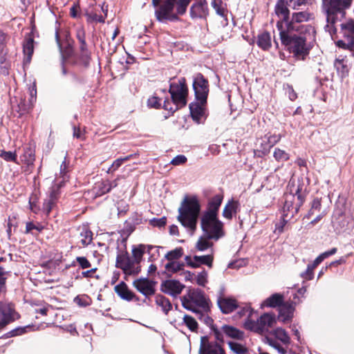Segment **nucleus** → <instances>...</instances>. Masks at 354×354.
Wrapping results in <instances>:
<instances>
[{"mask_svg":"<svg viewBox=\"0 0 354 354\" xmlns=\"http://www.w3.org/2000/svg\"><path fill=\"white\" fill-rule=\"evenodd\" d=\"M281 44L293 57L304 60L309 54L315 39V33L297 30V27H283L282 22H277Z\"/></svg>","mask_w":354,"mask_h":354,"instance_id":"obj_1","label":"nucleus"},{"mask_svg":"<svg viewBox=\"0 0 354 354\" xmlns=\"http://www.w3.org/2000/svg\"><path fill=\"white\" fill-rule=\"evenodd\" d=\"M353 0H328L324 5L326 15V25L324 29L334 39V35L337 32V24L341 22L344 18L345 10L350 8Z\"/></svg>","mask_w":354,"mask_h":354,"instance_id":"obj_2","label":"nucleus"},{"mask_svg":"<svg viewBox=\"0 0 354 354\" xmlns=\"http://www.w3.org/2000/svg\"><path fill=\"white\" fill-rule=\"evenodd\" d=\"M200 210L198 200L195 196L185 197L178 209V219L191 235L196 229Z\"/></svg>","mask_w":354,"mask_h":354,"instance_id":"obj_3","label":"nucleus"},{"mask_svg":"<svg viewBox=\"0 0 354 354\" xmlns=\"http://www.w3.org/2000/svg\"><path fill=\"white\" fill-rule=\"evenodd\" d=\"M254 310L250 306L244 307L239 313L241 316H247V319L243 324L245 329L263 335L269 331L270 328L274 327L277 320L275 315L272 313H264L257 321L252 319Z\"/></svg>","mask_w":354,"mask_h":354,"instance_id":"obj_4","label":"nucleus"},{"mask_svg":"<svg viewBox=\"0 0 354 354\" xmlns=\"http://www.w3.org/2000/svg\"><path fill=\"white\" fill-rule=\"evenodd\" d=\"M181 301L185 308L195 313L199 319H204L207 323L212 322L207 315L198 310V308H201L206 311L209 308V301L201 290L198 288L189 290L187 293L181 298Z\"/></svg>","mask_w":354,"mask_h":354,"instance_id":"obj_5","label":"nucleus"},{"mask_svg":"<svg viewBox=\"0 0 354 354\" xmlns=\"http://www.w3.org/2000/svg\"><path fill=\"white\" fill-rule=\"evenodd\" d=\"M169 92L171 95V102L169 99H165L163 102V108L174 113L176 110L185 106L187 104L188 90L185 84V79L182 77L173 80L169 84Z\"/></svg>","mask_w":354,"mask_h":354,"instance_id":"obj_6","label":"nucleus"},{"mask_svg":"<svg viewBox=\"0 0 354 354\" xmlns=\"http://www.w3.org/2000/svg\"><path fill=\"white\" fill-rule=\"evenodd\" d=\"M201 225L203 234L212 240L217 241L225 235L223 223L214 214H204L201 218Z\"/></svg>","mask_w":354,"mask_h":354,"instance_id":"obj_7","label":"nucleus"},{"mask_svg":"<svg viewBox=\"0 0 354 354\" xmlns=\"http://www.w3.org/2000/svg\"><path fill=\"white\" fill-rule=\"evenodd\" d=\"M305 196L301 193L298 186L295 190L291 189L290 193L284 195V204L283 207V216L292 218L297 212L304 202Z\"/></svg>","mask_w":354,"mask_h":354,"instance_id":"obj_8","label":"nucleus"},{"mask_svg":"<svg viewBox=\"0 0 354 354\" xmlns=\"http://www.w3.org/2000/svg\"><path fill=\"white\" fill-rule=\"evenodd\" d=\"M340 32L343 39L336 41L337 46L348 49L354 55V21L341 23Z\"/></svg>","mask_w":354,"mask_h":354,"instance_id":"obj_9","label":"nucleus"},{"mask_svg":"<svg viewBox=\"0 0 354 354\" xmlns=\"http://www.w3.org/2000/svg\"><path fill=\"white\" fill-rule=\"evenodd\" d=\"M161 2L162 5L155 12L156 19L159 21L177 19L176 15L173 12L176 0H152L154 6H158Z\"/></svg>","mask_w":354,"mask_h":354,"instance_id":"obj_10","label":"nucleus"},{"mask_svg":"<svg viewBox=\"0 0 354 354\" xmlns=\"http://www.w3.org/2000/svg\"><path fill=\"white\" fill-rule=\"evenodd\" d=\"M115 266L122 270L127 275H136L140 272V266L136 265L126 251L119 252L116 257Z\"/></svg>","mask_w":354,"mask_h":354,"instance_id":"obj_11","label":"nucleus"},{"mask_svg":"<svg viewBox=\"0 0 354 354\" xmlns=\"http://www.w3.org/2000/svg\"><path fill=\"white\" fill-rule=\"evenodd\" d=\"M311 15L306 11L294 12L292 15L291 20L286 23L285 28H290V26L297 27V30L306 31L308 32L315 33L314 28L310 25L301 24L303 22H306L310 19Z\"/></svg>","mask_w":354,"mask_h":354,"instance_id":"obj_12","label":"nucleus"},{"mask_svg":"<svg viewBox=\"0 0 354 354\" xmlns=\"http://www.w3.org/2000/svg\"><path fill=\"white\" fill-rule=\"evenodd\" d=\"M19 318L15 306L6 301H0V329Z\"/></svg>","mask_w":354,"mask_h":354,"instance_id":"obj_13","label":"nucleus"},{"mask_svg":"<svg viewBox=\"0 0 354 354\" xmlns=\"http://www.w3.org/2000/svg\"><path fill=\"white\" fill-rule=\"evenodd\" d=\"M63 186L62 183L54 182V184L49 189L43 205L44 211L47 214L56 207L61 196L60 189Z\"/></svg>","mask_w":354,"mask_h":354,"instance_id":"obj_14","label":"nucleus"},{"mask_svg":"<svg viewBox=\"0 0 354 354\" xmlns=\"http://www.w3.org/2000/svg\"><path fill=\"white\" fill-rule=\"evenodd\" d=\"M193 88L196 100L202 104H205L209 93L208 82L201 73L195 76L193 82Z\"/></svg>","mask_w":354,"mask_h":354,"instance_id":"obj_15","label":"nucleus"},{"mask_svg":"<svg viewBox=\"0 0 354 354\" xmlns=\"http://www.w3.org/2000/svg\"><path fill=\"white\" fill-rule=\"evenodd\" d=\"M198 354H226L216 342H210L207 336L201 337Z\"/></svg>","mask_w":354,"mask_h":354,"instance_id":"obj_16","label":"nucleus"},{"mask_svg":"<svg viewBox=\"0 0 354 354\" xmlns=\"http://www.w3.org/2000/svg\"><path fill=\"white\" fill-rule=\"evenodd\" d=\"M184 288L183 284L174 279L166 280L161 283V290L173 297L180 295Z\"/></svg>","mask_w":354,"mask_h":354,"instance_id":"obj_17","label":"nucleus"},{"mask_svg":"<svg viewBox=\"0 0 354 354\" xmlns=\"http://www.w3.org/2000/svg\"><path fill=\"white\" fill-rule=\"evenodd\" d=\"M133 285L138 291L146 297L155 293L154 283L147 278L136 279Z\"/></svg>","mask_w":354,"mask_h":354,"instance_id":"obj_18","label":"nucleus"},{"mask_svg":"<svg viewBox=\"0 0 354 354\" xmlns=\"http://www.w3.org/2000/svg\"><path fill=\"white\" fill-rule=\"evenodd\" d=\"M185 261L192 268H198L201 265H206L209 268H212L213 262V255H195L192 258L189 256H187L185 257Z\"/></svg>","mask_w":354,"mask_h":354,"instance_id":"obj_19","label":"nucleus"},{"mask_svg":"<svg viewBox=\"0 0 354 354\" xmlns=\"http://www.w3.org/2000/svg\"><path fill=\"white\" fill-rule=\"evenodd\" d=\"M288 0H278L275 6V12L283 21V26H286V21L289 19L290 10Z\"/></svg>","mask_w":354,"mask_h":354,"instance_id":"obj_20","label":"nucleus"},{"mask_svg":"<svg viewBox=\"0 0 354 354\" xmlns=\"http://www.w3.org/2000/svg\"><path fill=\"white\" fill-rule=\"evenodd\" d=\"M295 306L292 303H286L279 307V319L283 323L290 322L293 317Z\"/></svg>","mask_w":354,"mask_h":354,"instance_id":"obj_21","label":"nucleus"},{"mask_svg":"<svg viewBox=\"0 0 354 354\" xmlns=\"http://www.w3.org/2000/svg\"><path fill=\"white\" fill-rule=\"evenodd\" d=\"M156 250L158 252V249L156 247L151 245H142L140 244L138 247L133 248L132 254L133 261H135L136 265L139 266L140 261L142 260L143 254L145 252L150 253L151 250Z\"/></svg>","mask_w":354,"mask_h":354,"instance_id":"obj_22","label":"nucleus"},{"mask_svg":"<svg viewBox=\"0 0 354 354\" xmlns=\"http://www.w3.org/2000/svg\"><path fill=\"white\" fill-rule=\"evenodd\" d=\"M205 104L201 102H192L189 104L190 114L192 119L199 123L205 115Z\"/></svg>","mask_w":354,"mask_h":354,"instance_id":"obj_23","label":"nucleus"},{"mask_svg":"<svg viewBox=\"0 0 354 354\" xmlns=\"http://www.w3.org/2000/svg\"><path fill=\"white\" fill-rule=\"evenodd\" d=\"M217 303L221 311L225 314L230 313L237 308L236 301L231 298H219Z\"/></svg>","mask_w":354,"mask_h":354,"instance_id":"obj_24","label":"nucleus"},{"mask_svg":"<svg viewBox=\"0 0 354 354\" xmlns=\"http://www.w3.org/2000/svg\"><path fill=\"white\" fill-rule=\"evenodd\" d=\"M207 3L200 1L193 4L190 8V15L192 18H201L207 13Z\"/></svg>","mask_w":354,"mask_h":354,"instance_id":"obj_25","label":"nucleus"},{"mask_svg":"<svg viewBox=\"0 0 354 354\" xmlns=\"http://www.w3.org/2000/svg\"><path fill=\"white\" fill-rule=\"evenodd\" d=\"M114 289L118 295L124 300L131 301L134 297V294L128 289L124 282H120Z\"/></svg>","mask_w":354,"mask_h":354,"instance_id":"obj_26","label":"nucleus"},{"mask_svg":"<svg viewBox=\"0 0 354 354\" xmlns=\"http://www.w3.org/2000/svg\"><path fill=\"white\" fill-rule=\"evenodd\" d=\"M23 50L25 55L24 62L30 63L34 52V40L31 37H27L23 44Z\"/></svg>","mask_w":354,"mask_h":354,"instance_id":"obj_27","label":"nucleus"},{"mask_svg":"<svg viewBox=\"0 0 354 354\" xmlns=\"http://www.w3.org/2000/svg\"><path fill=\"white\" fill-rule=\"evenodd\" d=\"M21 160L27 165V171L30 172V167L33 166L35 162V151L30 147L24 149L23 155L20 157Z\"/></svg>","mask_w":354,"mask_h":354,"instance_id":"obj_28","label":"nucleus"},{"mask_svg":"<svg viewBox=\"0 0 354 354\" xmlns=\"http://www.w3.org/2000/svg\"><path fill=\"white\" fill-rule=\"evenodd\" d=\"M222 330L227 337L232 339L241 340L244 337V333L233 326L224 325Z\"/></svg>","mask_w":354,"mask_h":354,"instance_id":"obj_29","label":"nucleus"},{"mask_svg":"<svg viewBox=\"0 0 354 354\" xmlns=\"http://www.w3.org/2000/svg\"><path fill=\"white\" fill-rule=\"evenodd\" d=\"M283 301V296L279 293H275L263 301L261 305L262 306L274 308L279 306H281Z\"/></svg>","mask_w":354,"mask_h":354,"instance_id":"obj_30","label":"nucleus"},{"mask_svg":"<svg viewBox=\"0 0 354 354\" xmlns=\"http://www.w3.org/2000/svg\"><path fill=\"white\" fill-rule=\"evenodd\" d=\"M257 45L263 50H268L271 47V37L268 32L258 35Z\"/></svg>","mask_w":354,"mask_h":354,"instance_id":"obj_31","label":"nucleus"},{"mask_svg":"<svg viewBox=\"0 0 354 354\" xmlns=\"http://www.w3.org/2000/svg\"><path fill=\"white\" fill-rule=\"evenodd\" d=\"M239 203L233 200L229 201L225 206L223 211V216L227 219H231L232 215L236 213L237 208L239 207Z\"/></svg>","mask_w":354,"mask_h":354,"instance_id":"obj_32","label":"nucleus"},{"mask_svg":"<svg viewBox=\"0 0 354 354\" xmlns=\"http://www.w3.org/2000/svg\"><path fill=\"white\" fill-rule=\"evenodd\" d=\"M223 197L216 195L214 196L209 203V209L204 214H214L217 216V213L220 205H221Z\"/></svg>","mask_w":354,"mask_h":354,"instance_id":"obj_33","label":"nucleus"},{"mask_svg":"<svg viewBox=\"0 0 354 354\" xmlns=\"http://www.w3.org/2000/svg\"><path fill=\"white\" fill-rule=\"evenodd\" d=\"M155 301L157 306L161 308L162 310L165 313L167 314L168 312L171 308V304L169 301V300L166 298L165 297L158 295L156 296Z\"/></svg>","mask_w":354,"mask_h":354,"instance_id":"obj_34","label":"nucleus"},{"mask_svg":"<svg viewBox=\"0 0 354 354\" xmlns=\"http://www.w3.org/2000/svg\"><path fill=\"white\" fill-rule=\"evenodd\" d=\"M212 239L211 238H207V236L203 234V236H201L196 242V248L198 251L203 252L207 250L208 248H212L213 245L212 242L210 241Z\"/></svg>","mask_w":354,"mask_h":354,"instance_id":"obj_35","label":"nucleus"},{"mask_svg":"<svg viewBox=\"0 0 354 354\" xmlns=\"http://www.w3.org/2000/svg\"><path fill=\"white\" fill-rule=\"evenodd\" d=\"M67 172H68L67 171V165L66 163V160H64L60 165L59 173L56 174V175H55L54 182L55 183H62V184L64 185V183L68 178Z\"/></svg>","mask_w":354,"mask_h":354,"instance_id":"obj_36","label":"nucleus"},{"mask_svg":"<svg viewBox=\"0 0 354 354\" xmlns=\"http://www.w3.org/2000/svg\"><path fill=\"white\" fill-rule=\"evenodd\" d=\"M273 335L274 337L279 340L284 346H288L290 343V338L288 336L286 331L282 328H276Z\"/></svg>","mask_w":354,"mask_h":354,"instance_id":"obj_37","label":"nucleus"},{"mask_svg":"<svg viewBox=\"0 0 354 354\" xmlns=\"http://www.w3.org/2000/svg\"><path fill=\"white\" fill-rule=\"evenodd\" d=\"M334 66L342 77L348 73V66L344 59L337 58L334 62Z\"/></svg>","mask_w":354,"mask_h":354,"instance_id":"obj_38","label":"nucleus"},{"mask_svg":"<svg viewBox=\"0 0 354 354\" xmlns=\"http://www.w3.org/2000/svg\"><path fill=\"white\" fill-rule=\"evenodd\" d=\"M93 192L97 196L103 195L110 192V185L106 180L97 182L93 187Z\"/></svg>","mask_w":354,"mask_h":354,"instance_id":"obj_39","label":"nucleus"},{"mask_svg":"<svg viewBox=\"0 0 354 354\" xmlns=\"http://www.w3.org/2000/svg\"><path fill=\"white\" fill-rule=\"evenodd\" d=\"M325 207H322L321 199L315 198L311 203V207L306 215V217H309L311 215L315 214H322V212L324 210Z\"/></svg>","mask_w":354,"mask_h":354,"instance_id":"obj_40","label":"nucleus"},{"mask_svg":"<svg viewBox=\"0 0 354 354\" xmlns=\"http://www.w3.org/2000/svg\"><path fill=\"white\" fill-rule=\"evenodd\" d=\"M230 349L235 354H246L248 349L242 344L235 342H228Z\"/></svg>","mask_w":354,"mask_h":354,"instance_id":"obj_41","label":"nucleus"},{"mask_svg":"<svg viewBox=\"0 0 354 354\" xmlns=\"http://www.w3.org/2000/svg\"><path fill=\"white\" fill-rule=\"evenodd\" d=\"M183 254V250L181 248H177L173 250L168 252L165 254V259L169 261H174V260L178 259Z\"/></svg>","mask_w":354,"mask_h":354,"instance_id":"obj_42","label":"nucleus"},{"mask_svg":"<svg viewBox=\"0 0 354 354\" xmlns=\"http://www.w3.org/2000/svg\"><path fill=\"white\" fill-rule=\"evenodd\" d=\"M289 7L293 10H299L309 4L310 0H288Z\"/></svg>","mask_w":354,"mask_h":354,"instance_id":"obj_43","label":"nucleus"},{"mask_svg":"<svg viewBox=\"0 0 354 354\" xmlns=\"http://www.w3.org/2000/svg\"><path fill=\"white\" fill-rule=\"evenodd\" d=\"M268 343L277 350L279 354H286L288 346H281L278 342L272 339H268Z\"/></svg>","mask_w":354,"mask_h":354,"instance_id":"obj_44","label":"nucleus"},{"mask_svg":"<svg viewBox=\"0 0 354 354\" xmlns=\"http://www.w3.org/2000/svg\"><path fill=\"white\" fill-rule=\"evenodd\" d=\"M268 343L277 350L279 354H286L288 346H281L278 342L272 339H268Z\"/></svg>","mask_w":354,"mask_h":354,"instance_id":"obj_45","label":"nucleus"},{"mask_svg":"<svg viewBox=\"0 0 354 354\" xmlns=\"http://www.w3.org/2000/svg\"><path fill=\"white\" fill-rule=\"evenodd\" d=\"M184 264L178 263L175 261H170L165 265V269L169 272H177L183 269Z\"/></svg>","mask_w":354,"mask_h":354,"instance_id":"obj_46","label":"nucleus"},{"mask_svg":"<svg viewBox=\"0 0 354 354\" xmlns=\"http://www.w3.org/2000/svg\"><path fill=\"white\" fill-rule=\"evenodd\" d=\"M337 248H333L328 251H326L322 254H320L315 260V264L319 265L325 259L329 257L330 256H332L335 254L337 252Z\"/></svg>","mask_w":354,"mask_h":354,"instance_id":"obj_47","label":"nucleus"},{"mask_svg":"<svg viewBox=\"0 0 354 354\" xmlns=\"http://www.w3.org/2000/svg\"><path fill=\"white\" fill-rule=\"evenodd\" d=\"M33 326H30V325H28V326H26L24 327H21V326L17 327V328L10 330L8 333H6V337H15L17 335H22V334L26 333L28 329L31 328Z\"/></svg>","mask_w":354,"mask_h":354,"instance_id":"obj_48","label":"nucleus"},{"mask_svg":"<svg viewBox=\"0 0 354 354\" xmlns=\"http://www.w3.org/2000/svg\"><path fill=\"white\" fill-rule=\"evenodd\" d=\"M208 273L207 271L203 270V271L198 273V274L196 276V283L201 286H205L207 284L208 280Z\"/></svg>","mask_w":354,"mask_h":354,"instance_id":"obj_49","label":"nucleus"},{"mask_svg":"<svg viewBox=\"0 0 354 354\" xmlns=\"http://www.w3.org/2000/svg\"><path fill=\"white\" fill-rule=\"evenodd\" d=\"M80 236L82 237L81 243L84 246H86L91 243L93 239V233L91 231L88 230H84L81 232Z\"/></svg>","mask_w":354,"mask_h":354,"instance_id":"obj_50","label":"nucleus"},{"mask_svg":"<svg viewBox=\"0 0 354 354\" xmlns=\"http://www.w3.org/2000/svg\"><path fill=\"white\" fill-rule=\"evenodd\" d=\"M273 156L276 160L279 162H284L289 159V155L285 151L276 148L274 151Z\"/></svg>","mask_w":354,"mask_h":354,"instance_id":"obj_51","label":"nucleus"},{"mask_svg":"<svg viewBox=\"0 0 354 354\" xmlns=\"http://www.w3.org/2000/svg\"><path fill=\"white\" fill-rule=\"evenodd\" d=\"M318 265L315 264V261L312 264H308L306 270L301 274V277L306 280H310L313 278V270Z\"/></svg>","mask_w":354,"mask_h":354,"instance_id":"obj_52","label":"nucleus"},{"mask_svg":"<svg viewBox=\"0 0 354 354\" xmlns=\"http://www.w3.org/2000/svg\"><path fill=\"white\" fill-rule=\"evenodd\" d=\"M191 0H176V10L178 15H183Z\"/></svg>","mask_w":354,"mask_h":354,"instance_id":"obj_53","label":"nucleus"},{"mask_svg":"<svg viewBox=\"0 0 354 354\" xmlns=\"http://www.w3.org/2000/svg\"><path fill=\"white\" fill-rule=\"evenodd\" d=\"M183 322L186 324V326L192 331L195 330L197 327L198 324L196 320L189 315H184L183 317Z\"/></svg>","mask_w":354,"mask_h":354,"instance_id":"obj_54","label":"nucleus"},{"mask_svg":"<svg viewBox=\"0 0 354 354\" xmlns=\"http://www.w3.org/2000/svg\"><path fill=\"white\" fill-rule=\"evenodd\" d=\"M0 157L6 161H13L17 162V153L15 151H1Z\"/></svg>","mask_w":354,"mask_h":354,"instance_id":"obj_55","label":"nucleus"},{"mask_svg":"<svg viewBox=\"0 0 354 354\" xmlns=\"http://www.w3.org/2000/svg\"><path fill=\"white\" fill-rule=\"evenodd\" d=\"M156 95H157V93H155V95H153L148 99L147 105L149 107L156 108V109H158L160 107L162 99H160L159 97L156 96Z\"/></svg>","mask_w":354,"mask_h":354,"instance_id":"obj_56","label":"nucleus"},{"mask_svg":"<svg viewBox=\"0 0 354 354\" xmlns=\"http://www.w3.org/2000/svg\"><path fill=\"white\" fill-rule=\"evenodd\" d=\"M9 272L0 266V294L5 290V283Z\"/></svg>","mask_w":354,"mask_h":354,"instance_id":"obj_57","label":"nucleus"},{"mask_svg":"<svg viewBox=\"0 0 354 354\" xmlns=\"http://www.w3.org/2000/svg\"><path fill=\"white\" fill-rule=\"evenodd\" d=\"M334 223H337L341 228L344 227L348 223V221L346 219L345 215L342 212H339L337 215L334 216Z\"/></svg>","mask_w":354,"mask_h":354,"instance_id":"obj_58","label":"nucleus"},{"mask_svg":"<svg viewBox=\"0 0 354 354\" xmlns=\"http://www.w3.org/2000/svg\"><path fill=\"white\" fill-rule=\"evenodd\" d=\"M212 6L214 8V9L216 10V12L218 15H220L221 17L224 16L225 10L222 7L221 1V0H212Z\"/></svg>","mask_w":354,"mask_h":354,"instance_id":"obj_59","label":"nucleus"},{"mask_svg":"<svg viewBox=\"0 0 354 354\" xmlns=\"http://www.w3.org/2000/svg\"><path fill=\"white\" fill-rule=\"evenodd\" d=\"M150 224L153 227H162L166 225L167 219L165 216L160 218H152L150 220Z\"/></svg>","mask_w":354,"mask_h":354,"instance_id":"obj_60","label":"nucleus"},{"mask_svg":"<svg viewBox=\"0 0 354 354\" xmlns=\"http://www.w3.org/2000/svg\"><path fill=\"white\" fill-rule=\"evenodd\" d=\"M76 261L82 269L88 268L91 266V263L84 257H77Z\"/></svg>","mask_w":354,"mask_h":354,"instance_id":"obj_61","label":"nucleus"},{"mask_svg":"<svg viewBox=\"0 0 354 354\" xmlns=\"http://www.w3.org/2000/svg\"><path fill=\"white\" fill-rule=\"evenodd\" d=\"M187 161V158L184 155H178L171 160L173 165H180Z\"/></svg>","mask_w":354,"mask_h":354,"instance_id":"obj_62","label":"nucleus"},{"mask_svg":"<svg viewBox=\"0 0 354 354\" xmlns=\"http://www.w3.org/2000/svg\"><path fill=\"white\" fill-rule=\"evenodd\" d=\"M288 220H289V218H288L287 217L283 216L282 221H281L279 223L276 224L275 232H277L279 234H281V232H283V227L288 223Z\"/></svg>","mask_w":354,"mask_h":354,"instance_id":"obj_63","label":"nucleus"},{"mask_svg":"<svg viewBox=\"0 0 354 354\" xmlns=\"http://www.w3.org/2000/svg\"><path fill=\"white\" fill-rule=\"evenodd\" d=\"M122 164V160H120V158L116 159L111 165V166L107 170V173H110L111 171V169L113 171H115L118 169Z\"/></svg>","mask_w":354,"mask_h":354,"instance_id":"obj_64","label":"nucleus"}]
</instances>
